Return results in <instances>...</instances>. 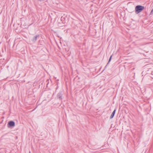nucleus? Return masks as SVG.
I'll return each instance as SVG.
<instances>
[{"mask_svg": "<svg viewBox=\"0 0 153 153\" xmlns=\"http://www.w3.org/2000/svg\"><path fill=\"white\" fill-rule=\"evenodd\" d=\"M116 111V109H115L114 111H113V112H112V113L111 115L110 116V119H112V118H113V117H114V114H115Z\"/></svg>", "mask_w": 153, "mask_h": 153, "instance_id": "3", "label": "nucleus"}, {"mask_svg": "<svg viewBox=\"0 0 153 153\" xmlns=\"http://www.w3.org/2000/svg\"><path fill=\"white\" fill-rule=\"evenodd\" d=\"M112 56V55L111 56H110V58H109V60L108 62H109L110 61H111V59Z\"/></svg>", "mask_w": 153, "mask_h": 153, "instance_id": "6", "label": "nucleus"}, {"mask_svg": "<svg viewBox=\"0 0 153 153\" xmlns=\"http://www.w3.org/2000/svg\"><path fill=\"white\" fill-rule=\"evenodd\" d=\"M144 9V7L141 5L137 6L135 8V13L138 14L141 12Z\"/></svg>", "mask_w": 153, "mask_h": 153, "instance_id": "1", "label": "nucleus"}, {"mask_svg": "<svg viewBox=\"0 0 153 153\" xmlns=\"http://www.w3.org/2000/svg\"><path fill=\"white\" fill-rule=\"evenodd\" d=\"M152 74H153V72H152Z\"/></svg>", "mask_w": 153, "mask_h": 153, "instance_id": "7", "label": "nucleus"}, {"mask_svg": "<svg viewBox=\"0 0 153 153\" xmlns=\"http://www.w3.org/2000/svg\"><path fill=\"white\" fill-rule=\"evenodd\" d=\"M153 13V8L152 10L150 13V15H152Z\"/></svg>", "mask_w": 153, "mask_h": 153, "instance_id": "5", "label": "nucleus"}, {"mask_svg": "<svg viewBox=\"0 0 153 153\" xmlns=\"http://www.w3.org/2000/svg\"><path fill=\"white\" fill-rule=\"evenodd\" d=\"M152 78H153V77H152Z\"/></svg>", "mask_w": 153, "mask_h": 153, "instance_id": "9", "label": "nucleus"}, {"mask_svg": "<svg viewBox=\"0 0 153 153\" xmlns=\"http://www.w3.org/2000/svg\"><path fill=\"white\" fill-rule=\"evenodd\" d=\"M39 37V35H37L35 36L34 38L32 39V41L33 42H35L37 39V38Z\"/></svg>", "mask_w": 153, "mask_h": 153, "instance_id": "4", "label": "nucleus"}, {"mask_svg": "<svg viewBox=\"0 0 153 153\" xmlns=\"http://www.w3.org/2000/svg\"><path fill=\"white\" fill-rule=\"evenodd\" d=\"M29 153H30V151L29 152Z\"/></svg>", "mask_w": 153, "mask_h": 153, "instance_id": "8", "label": "nucleus"}, {"mask_svg": "<svg viewBox=\"0 0 153 153\" xmlns=\"http://www.w3.org/2000/svg\"><path fill=\"white\" fill-rule=\"evenodd\" d=\"M8 124L10 126H14L15 125V123L13 121H10Z\"/></svg>", "mask_w": 153, "mask_h": 153, "instance_id": "2", "label": "nucleus"}]
</instances>
